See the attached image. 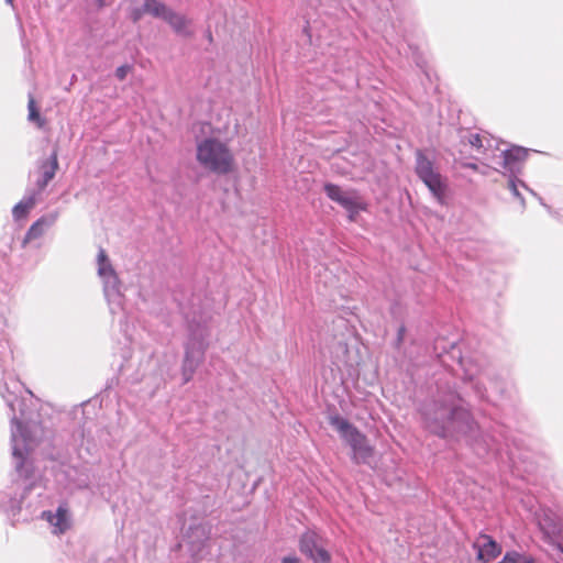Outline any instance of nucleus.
Wrapping results in <instances>:
<instances>
[{"mask_svg":"<svg viewBox=\"0 0 563 563\" xmlns=\"http://www.w3.org/2000/svg\"><path fill=\"white\" fill-rule=\"evenodd\" d=\"M58 169V155L57 150H53L52 154L40 164V176L36 179L35 188L27 189L30 192L35 194L38 198L45 190L49 181L55 177Z\"/></svg>","mask_w":563,"mask_h":563,"instance_id":"2eb2a0df","label":"nucleus"},{"mask_svg":"<svg viewBox=\"0 0 563 563\" xmlns=\"http://www.w3.org/2000/svg\"><path fill=\"white\" fill-rule=\"evenodd\" d=\"M197 159L206 169L218 175L230 173L234 161L229 147L212 137L205 139L198 144Z\"/></svg>","mask_w":563,"mask_h":563,"instance_id":"0eeeda50","label":"nucleus"},{"mask_svg":"<svg viewBox=\"0 0 563 563\" xmlns=\"http://www.w3.org/2000/svg\"><path fill=\"white\" fill-rule=\"evenodd\" d=\"M5 294L0 295V372L2 374H5L9 371L13 358V352L11 350L8 333L4 330L7 325L3 318V306L5 303Z\"/></svg>","mask_w":563,"mask_h":563,"instance_id":"dca6fc26","label":"nucleus"},{"mask_svg":"<svg viewBox=\"0 0 563 563\" xmlns=\"http://www.w3.org/2000/svg\"><path fill=\"white\" fill-rule=\"evenodd\" d=\"M441 343L443 342L435 341L434 344V352L440 362L452 371L453 368L450 362L456 363V365L463 369V380L473 383L472 388L481 400L493 402L487 395V389L482 382L483 379H487L490 384V388L496 390L500 397L505 396L507 391L506 382L494 374L493 369L487 364H484L477 357L464 358L461 346L455 342L449 344V350H446L445 345H440Z\"/></svg>","mask_w":563,"mask_h":563,"instance_id":"7ed1b4c3","label":"nucleus"},{"mask_svg":"<svg viewBox=\"0 0 563 563\" xmlns=\"http://www.w3.org/2000/svg\"><path fill=\"white\" fill-rule=\"evenodd\" d=\"M181 309L188 330V339L185 343V354L181 364L183 380L184 384H187L192 379L196 369L203 362L205 353L209 346L210 317L202 311L197 314L196 311H186L184 307Z\"/></svg>","mask_w":563,"mask_h":563,"instance_id":"20e7f679","label":"nucleus"},{"mask_svg":"<svg viewBox=\"0 0 563 563\" xmlns=\"http://www.w3.org/2000/svg\"><path fill=\"white\" fill-rule=\"evenodd\" d=\"M415 173L432 197L444 205L449 189L448 179L440 173L434 158L427 155L423 150H417L415 153Z\"/></svg>","mask_w":563,"mask_h":563,"instance_id":"423d86ee","label":"nucleus"},{"mask_svg":"<svg viewBox=\"0 0 563 563\" xmlns=\"http://www.w3.org/2000/svg\"><path fill=\"white\" fill-rule=\"evenodd\" d=\"M165 22H167L176 34L184 37H191L194 32L190 30L191 21L185 15L175 12L174 10L168 13Z\"/></svg>","mask_w":563,"mask_h":563,"instance_id":"6ab92c4d","label":"nucleus"},{"mask_svg":"<svg viewBox=\"0 0 563 563\" xmlns=\"http://www.w3.org/2000/svg\"><path fill=\"white\" fill-rule=\"evenodd\" d=\"M0 393L7 406L12 412L11 416V450L13 466L24 482H14L12 486L0 494V508L10 518H15L22 504L33 488L35 474L33 462L30 454L34 451L43 437V429L36 422L24 420L22 406L24 402L12 391L9 390L7 382L0 380Z\"/></svg>","mask_w":563,"mask_h":563,"instance_id":"f03ea898","label":"nucleus"},{"mask_svg":"<svg viewBox=\"0 0 563 563\" xmlns=\"http://www.w3.org/2000/svg\"><path fill=\"white\" fill-rule=\"evenodd\" d=\"M419 412L426 430L441 439L465 441L478 457L503 460L505 450L512 464L525 460L515 440L514 448L510 446L504 426L498 424V430H494L498 438L481 432L468 404L456 389L451 371L437 378L435 389L420 404Z\"/></svg>","mask_w":563,"mask_h":563,"instance_id":"f257e3e1","label":"nucleus"},{"mask_svg":"<svg viewBox=\"0 0 563 563\" xmlns=\"http://www.w3.org/2000/svg\"><path fill=\"white\" fill-rule=\"evenodd\" d=\"M299 551L313 563L331 562V554L324 547V539L314 530L309 529L300 536Z\"/></svg>","mask_w":563,"mask_h":563,"instance_id":"f8f14e48","label":"nucleus"},{"mask_svg":"<svg viewBox=\"0 0 563 563\" xmlns=\"http://www.w3.org/2000/svg\"><path fill=\"white\" fill-rule=\"evenodd\" d=\"M508 178V189L511 191L512 196L520 200L522 209L526 207L525 199L519 190V188H523L529 191L533 197H536L540 203L549 209V207L543 202V199L531 188L527 186V184L519 178V176H506Z\"/></svg>","mask_w":563,"mask_h":563,"instance_id":"aec40b11","label":"nucleus"},{"mask_svg":"<svg viewBox=\"0 0 563 563\" xmlns=\"http://www.w3.org/2000/svg\"><path fill=\"white\" fill-rule=\"evenodd\" d=\"M131 70V66L130 65H122V66H119L117 69H115V77L119 79V80H124L126 78V75L129 74V71Z\"/></svg>","mask_w":563,"mask_h":563,"instance_id":"cd10ccee","label":"nucleus"},{"mask_svg":"<svg viewBox=\"0 0 563 563\" xmlns=\"http://www.w3.org/2000/svg\"><path fill=\"white\" fill-rule=\"evenodd\" d=\"M27 109H29V120L31 122H35L38 128H43V125L45 124V120L41 117V114L35 106V101H34L33 97H30V99H29Z\"/></svg>","mask_w":563,"mask_h":563,"instance_id":"393cba45","label":"nucleus"},{"mask_svg":"<svg viewBox=\"0 0 563 563\" xmlns=\"http://www.w3.org/2000/svg\"><path fill=\"white\" fill-rule=\"evenodd\" d=\"M462 141H466L472 147L476 148L484 155H486L488 147L492 146V140H488L478 133H468L467 135L462 136Z\"/></svg>","mask_w":563,"mask_h":563,"instance_id":"5701e85b","label":"nucleus"},{"mask_svg":"<svg viewBox=\"0 0 563 563\" xmlns=\"http://www.w3.org/2000/svg\"><path fill=\"white\" fill-rule=\"evenodd\" d=\"M43 518H46L56 534L64 533L69 528L67 509L62 506L57 508L56 512L44 511Z\"/></svg>","mask_w":563,"mask_h":563,"instance_id":"a211bd4d","label":"nucleus"},{"mask_svg":"<svg viewBox=\"0 0 563 563\" xmlns=\"http://www.w3.org/2000/svg\"><path fill=\"white\" fill-rule=\"evenodd\" d=\"M472 547L476 551V560L479 563L493 562L501 554L503 551L501 544L484 532L478 534Z\"/></svg>","mask_w":563,"mask_h":563,"instance_id":"ddd939ff","label":"nucleus"},{"mask_svg":"<svg viewBox=\"0 0 563 563\" xmlns=\"http://www.w3.org/2000/svg\"><path fill=\"white\" fill-rule=\"evenodd\" d=\"M58 217L59 212L57 210H54L40 217L26 231L23 244H26L32 240L41 238L47 229H49L56 223Z\"/></svg>","mask_w":563,"mask_h":563,"instance_id":"f3484780","label":"nucleus"},{"mask_svg":"<svg viewBox=\"0 0 563 563\" xmlns=\"http://www.w3.org/2000/svg\"><path fill=\"white\" fill-rule=\"evenodd\" d=\"M207 38H208L209 42H212V40H213L212 38V34H211V32L209 30L207 32Z\"/></svg>","mask_w":563,"mask_h":563,"instance_id":"473e14b6","label":"nucleus"},{"mask_svg":"<svg viewBox=\"0 0 563 563\" xmlns=\"http://www.w3.org/2000/svg\"><path fill=\"white\" fill-rule=\"evenodd\" d=\"M144 14H147V13H146V11L144 10V4H143L141 8H133V9L131 10V14H130V16H131V19H132V21H133V22H137V21H140V20L142 19V16H143Z\"/></svg>","mask_w":563,"mask_h":563,"instance_id":"bb28decb","label":"nucleus"},{"mask_svg":"<svg viewBox=\"0 0 563 563\" xmlns=\"http://www.w3.org/2000/svg\"><path fill=\"white\" fill-rule=\"evenodd\" d=\"M37 200L38 198L35 196V194L26 190L25 196L12 209L13 219L15 221L25 219L31 209H33V207L36 205Z\"/></svg>","mask_w":563,"mask_h":563,"instance_id":"412c9836","label":"nucleus"},{"mask_svg":"<svg viewBox=\"0 0 563 563\" xmlns=\"http://www.w3.org/2000/svg\"><path fill=\"white\" fill-rule=\"evenodd\" d=\"M406 327L405 324H401L399 325L398 330H397V335H396V339L393 343L394 345V349L397 350L398 352H400L401 350V346H402V343H404V340H405V335H406Z\"/></svg>","mask_w":563,"mask_h":563,"instance_id":"a878e982","label":"nucleus"},{"mask_svg":"<svg viewBox=\"0 0 563 563\" xmlns=\"http://www.w3.org/2000/svg\"><path fill=\"white\" fill-rule=\"evenodd\" d=\"M539 526L549 542L563 553V520L554 514H545Z\"/></svg>","mask_w":563,"mask_h":563,"instance_id":"4468645a","label":"nucleus"},{"mask_svg":"<svg viewBox=\"0 0 563 563\" xmlns=\"http://www.w3.org/2000/svg\"><path fill=\"white\" fill-rule=\"evenodd\" d=\"M210 527L203 523L191 525L185 537L184 545L192 563H200L209 554Z\"/></svg>","mask_w":563,"mask_h":563,"instance_id":"9d476101","label":"nucleus"},{"mask_svg":"<svg viewBox=\"0 0 563 563\" xmlns=\"http://www.w3.org/2000/svg\"><path fill=\"white\" fill-rule=\"evenodd\" d=\"M463 166L466 168H471L475 172L479 170V166L475 163H465V164H463Z\"/></svg>","mask_w":563,"mask_h":563,"instance_id":"2f4dec72","label":"nucleus"},{"mask_svg":"<svg viewBox=\"0 0 563 563\" xmlns=\"http://www.w3.org/2000/svg\"><path fill=\"white\" fill-rule=\"evenodd\" d=\"M329 423L351 448L353 452L352 461L355 464H368L374 449L368 444L366 435L339 413H331Z\"/></svg>","mask_w":563,"mask_h":563,"instance_id":"39448f33","label":"nucleus"},{"mask_svg":"<svg viewBox=\"0 0 563 563\" xmlns=\"http://www.w3.org/2000/svg\"><path fill=\"white\" fill-rule=\"evenodd\" d=\"M490 169L492 168L488 165H484V166L479 167V170H477V173H479V174H482L484 176H488Z\"/></svg>","mask_w":563,"mask_h":563,"instance_id":"7c9ffc66","label":"nucleus"},{"mask_svg":"<svg viewBox=\"0 0 563 563\" xmlns=\"http://www.w3.org/2000/svg\"><path fill=\"white\" fill-rule=\"evenodd\" d=\"M77 487L80 489L88 488L89 487V478L86 475L85 478L79 479Z\"/></svg>","mask_w":563,"mask_h":563,"instance_id":"c756f323","label":"nucleus"},{"mask_svg":"<svg viewBox=\"0 0 563 563\" xmlns=\"http://www.w3.org/2000/svg\"><path fill=\"white\" fill-rule=\"evenodd\" d=\"M282 563H301V560L295 555L284 556Z\"/></svg>","mask_w":563,"mask_h":563,"instance_id":"c85d7f7f","label":"nucleus"},{"mask_svg":"<svg viewBox=\"0 0 563 563\" xmlns=\"http://www.w3.org/2000/svg\"><path fill=\"white\" fill-rule=\"evenodd\" d=\"M503 563H536V559L528 553L515 550L507 551L501 559Z\"/></svg>","mask_w":563,"mask_h":563,"instance_id":"b1692460","label":"nucleus"},{"mask_svg":"<svg viewBox=\"0 0 563 563\" xmlns=\"http://www.w3.org/2000/svg\"><path fill=\"white\" fill-rule=\"evenodd\" d=\"M103 3H102V0H99V5L101 7Z\"/></svg>","mask_w":563,"mask_h":563,"instance_id":"f704fd0d","label":"nucleus"},{"mask_svg":"<svg viewBox=\"0 0 563 563\" xmlns=\"http://www.w3.org/2000/svg\"><path fill=\"white\" fill-rule=\"evenodd\" d=\"M98 274L103 283V294L110 311L117 313L123 308L122 285L103 249L98 252Z\"/></svg>","mask_w":563,"mask_h":563,"instance_id":"6e6552de","label":"nucleus"},{"mask_svg":"<svg viewBox=\"0 0 563 563\" xmlns=\"http://www.w3.org/2000/svg\"><path fill=\"white\" fill-rule=\"evenodd\" d=\"M327 197L340 205L347 212V219L351 222L356 221L361 211L367 210V202L362 198L356 189L343 190L339 185L325 183L323 186Z\"/></svg>","mask_w":563,"mask_h":563,"instance_id":"1a4fd4ad","label":"nucleus"},{"mask_svg":"<svg viewBox=\"0 0 563 563\" xmlns=\"http://www.w3.org/2000/svg\"><path fill=\"white\" fill-rule=\"evenodd\" d=\"M5 2H7L8 4H10L11 7H13V0H5Z\"/></svg>","mask_w":563,"mask_h":563,"instance_id":"72a5a7b5","label":"nucleus"},{"mask_svg":"<svg viewBox=\"0 0 563 563\" xmlns=\"http://www.w3.org/2000/svg\"><path fill=\"white\" fill-rule=\"evenodd\" d=\"M528 153L527 148L517 145L501 150L498 161L499 168L494 167L493 169L501 173L505 177L520 176L522 175Z\"/></svg>","mask_w":563,"mask_h":563,"instance_id":"9b49d317","label":"nucleus"},{"mask_svg":"<svg viewBox=\"0 0 563 563\" xmlns=\"http://www.w3.org/2000/svg\"><path fill=\"white\" fill-rule=\"evenodd\" d=\"M144 10L147 14L163 19L164 21L172 11L165 3L158 0H144Z\"/></svg>","mask_w":563,"mask_h":563,"instance_id":"4be33fe9","label":"nucleus"}]
</instances>
